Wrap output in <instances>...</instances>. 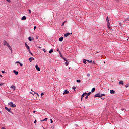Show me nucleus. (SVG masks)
<instances>
[{
    "instance_id": "f257e3e1",
    "label": "nucleus",
    "mask_w": 129,
    "mask_h": 129,
    "mask_svg": "<svg viewBox=\"0 0 129 129\" xmlns=\"http://www.w3.org/2000/svg\"><path fill=\"white\" fill-rule=\"evenodd\" d=\"M3 45L5 46H6V47H7L8 49L11 50V53H13V49H12V47H11V46H10L9 43H8L6 40H4L3 41Z\"/></svg>"
},
{
    "instance_id": "f03ea898",
    "label": "nucleus",
    "mask_w": 129,
    "mask_h": 129,
    "mask_svg": "<svg viewBox=\"0 0 129 129\" xmlns=\"http://www.w3.org/2000/svg\"><path fill=\"white\" fill-rule=\"evenodd\" d=\"M102 96H105V94L98 93L95 95L94 97H102Z\"/></svg>"
},
{
    "instance_id": "7ed1b4c3",
    "label": "nucleus",
    "mask_w": 129,
    "mask_h": 129,
    "mask_svg": "<svg viewBox=\"0 0 129 129\" xmlns=\"http://www.w3.org/2000/svg\"><path fill=\"white\" fill-rule=\"evenodd\" d=\"M8 105H10L11 107H16L17 105L13 103V102H10L8 103Z\"/></svg>"
},
{
    "instance_id": "20e7f679",
    "label": "nucleus",
    "mask_w": 129,
    "mask_h": 129,
    "mask_svg": "<svg viewBox=\"0 0 129 129\" xmlns=\"http://www.w3.org/2000/svg\"><path fill=\"white\" fill-rule=\"evenodd\" d=\"M25 47H26V49L28 50L29 53H30V47H29V45L27 44V43H25Z\"/></svg>"
},
{
    "instance_id": "39448f33",
    "label": "nucleus",
    "mask_w": 129,
    "mask_h": 129,
    "mask_svg": "<svg viewBox=\"0 0 129 129\" xmlns=\"http://www.w3.org/2000/svg\"><path fill=\"white\" fill-rule=\"evenodd\" d=\"M35 68H36V70H37V71H41V69H40V67H39V66L36 64L35 66Z\"/></svg>"
},
{
    "instance_id": "423d86ee",
    "label": "nucleus",
    "mask_w": 129,
    "mask_h": 129,
    "mask_svg": "<svg viewBox=\"0 0 129 129\" xmlns=\"http://www.w3.org/2000/svg\"><path fill=\"white\" fill-rule=\"evenodd\" d=\"M10 88H11V89H13L14 91L16 90V86L14 85L11 86Z\"/></svg>"
},
{
    "instance_id": "0eeeda50",
    "label": "nucleus",
    "mask_w": 129,
    "mask_h": 129,
    "mask_svg": "<svg viewBox=\"0 0 129 129\" xmlns=\"http://www.w3.org/2000/svg\"><path fill=\"white\" fill-rule=\"evenodd\" d=\"M69 35H72V33H67L66 34H64V37H68L69 36Z\"/></svg>"
},
{
    "instance_id": "6e6552de",
    "label": "nucleus",
    "mask_w": 129,
    "mask_h": 129,
    "mask_svg": "<svg viewBox=\"0 0 129 129\" xmlns=\"http://www.w3.org/2000/svg\"><path fill=\"white\" fill-rule=\"evenodd\" d=\"M35 60V58H33V57H30L29 58V61L32 63V61Z\"/></svg>"
},
{
    "instance_id": "1a4fd4ad",
    "label": "nucleus",
    "mask_w": 129,
    "mask_h": 129,
    "mask_svg": "<svg viewBox=\"0 0 129 129\" xmlns=\"http://www.w3.org/2000/svg\"><path fill=\"white\" fill-rule=\"evenodd\" d=\"M68 93H69V91H67V90H66L63 92V95L68 94Z\"/></svg>"
},
{
    "instance_id": "9d476101",
    "label": "nucleus",
    "mask_w": 129,
    "mask_h": 129,
    "mask_svg": "<svg viewBox=\"0 0 129 129\" xmlns=\"http://www.w3.org/2000/svg\"><path fill=\"white\" fill-rule=\"evenodd\" d=\"M110 92L111 94H114V93H115V91L113 90H111L110 91Z\"/></svg>"
},
{
    "instance_id": "9b49d317",
    "label": "nucleus",
    "mask_w": 129,
    "mask_h": 129,
    "mask_svg": "<svg viewBox=\"0 0 129 129\" xmlns=\"http://www.w3.org/2000/svg\"><path fill=\"white\" fill-rule=\"evenodd\" d=\"M5 109H6V110H7V111H8V112H11V109H9V108H8V107H5Z\"/></svg>"
},
{
    "instance_id": "f8f14e48",
    "label": "nucleus",
    "mask_w": 129,
    "mask_h": 129,
    "mask_svg": "<svg viewBox=\"0 0 129 129\" xmlns=\"http://www.w3.org/2000/svg\"><path fill=\"white\" fill-rule=\"evenodd\" d=\"M63 39H64V37H60V38H59V41L60 42H62Z\"/></svg>"
},
{
    "instance_id": "ddd939ff",
    "label": "nucleus",
    "mask_w": 129,
    "mask_h": 129,
    "mask_svg": "<svg viewBox=\"0 0 129 129\" xmlns=\"http://www.w3.org/2000/svg\"><path fill=\"white\" fill-rule=\"evenodd\" d=\"M28 40H29V41H30L31 42V41L34 40V38H32V37H29L28 38Z\"/></svg>"
},
{
    "instance_id": "4468645a",
    "label": "nucleus",
    "mask_w": 129,
    "mask_h": 129,
    "mask_svg": "<svg viewBox=\"0 0 129 129\" xmlns=\"http://www.w3.org/2000/svg\"><path fill=\"white\" fill-rule=\"evenodd\" d=\"M26 19H27V17H26V16H23L21 18V20L22 21H25V20H26Z\"/></svg>"
},
{
    "instance_id": "2eb2a0df",
    "label": "nucleus",
    "mask_w": 129,
    "mask_h": 129,
    "mask_svg": "<svg viewBox=\"0 0 129 129\" xmlns=\"http://www.w3.org/2000/svg\"><path fill=\"white\" fill-rule=\"evenodd\" d=\"M13 72H14V73H15V74L16 75H18V74H19V72L16 71L15 70H14V71H13Z\"/></svg>"
},
{
    "instance_id": "dca6fc26",
    "label": "nucleus",
    "mask_w": 129,
    "mask_h": 129,
    "mask_svg": "<svg viewBox=\"0 0 129 129\" xmlns=\"http://www.w3.org/2000/svg\"><path fill=\"white\" fill-rule=\"evenodd\" d=\"M86 95H87V93H83L82 95V98H84V96H86Z\"/></svg>"
},
{
    "instance_id": "f3484780",
    "label": "nucleus",
    "mask_w": 129,
    "mask_h": 129,
    "mask_svg": "<svg viewBox=\"0 0 129 129\" xmlns=\"http://www.w3.org/2000/svg\"><path fill=\"white\" fill-rule=\"evenodd\" d=\"M66 62H65V64L66 65V66H67L68 65H69V62L67 60H66Z\"/></svg>"
},
{
    "instance_id": "a211bd4d",
    "label": "nucleus",
    "mask_w": 129,
    "mask_h": 129,
    "mask_svg": "<svg viewBox=\"0 0 129 129\" xmlns=\"http://www.w3.org/2000/svg\"><path fill=\"white\" fill-rule=\"evenodd\" d=\"M110 25V23H109V22L108 23V24H107V27H108V29H110V26H109Z\"/></svg>"
},
{
    "instance_id": "6ab92c4d",
    "label": "nucleus",
    "mask_w": 129,
    "mask_h": 129,
    "mask_svg": "<svg viewBox=\"0 0 129 129\" xmlns=\"http://www.w3.org/2000/svg\"><path fill=\"white\" fill-rule=\"evenodd\" d=\"M94 91H95V88H93L92 89L91 92H94Z\"/></svg>"
},
{
    "instance_id": "aec40b11",
    "label": "nucleus",
    "mask_w": 129,
    "mask_h": 129,
    "mask_svg": "<svg viewBox=\"0 0 129 129\" xmlns=\"http://www.w3.org/2000/svg\"><path fill=\"white\" fill-rule=\"evenodd\" d=\"M106 20L107 23H109V20L108 19V17H107Z\"/></svg>"
},
{
    "instance_id": "412c9836",
    "label": "nucleus",
    "mask_w": 129,
    "mask_h": 129,
    "mask_svg": "<svg viewBox=\"0 0 129 129\" xmlns=\"http://www.w3.org/2000/svg\"><path fill=\"white\" fill-rule=\"evenodd\" d=\"M53 52H54V50H53V49H51L49 51V53L50 54H51V53H53Z\"/></svg>"
},
{
    "instance_id": "4be33fe9",
    "label": "nucleus",
    "mask_w": 129,
    "mask_h": 129,
    "mask_svg": "<svg viewBox=\"0 0 129 129\" xmlns=\"http://www.w3.org/2000/svg\"><path fill=\"white\" fill-rule=\"evenodd\" d=\"M119 84H122L123 85V81H121L119 82Z\"/></svg>"
},
{
    "instance_id": "5701e85b",
    "label": "nucleus",
    "mask_w": 129,
    "mask_h": 129,
    "mask_svg": "<svg viewBox=\"0 0 129 129\" xmlns=\"http://www.w3.org/2000/svg\"><path fill=\"white\" fill-rule=\"evenodd\" d=\"M87 62H88V63H92V60L89 61V60H86Z\"/></svg>"
},
{
    "instance_id": "b1692460",
    "label": "nucleus",
    "mask_w": 129,
    "mask_h": 129,
    "mask_svg": "<svg viewBox=\"0 0 129 129\" xmlns=\"http://www.w3.org/2000/svg\"><path fill=\"white\" fill-rule=\"evenodd\" d=\"M48 120V118H45L43 120V121H47Z\"/></svg>"
},
{
    "instance_id": "393cba45",
    "label": "nucleus",
    "mask_w": 129,
    "mask_h": 129,
    "mask_svg": "<svg viewBox=\"0 0 129 129\" xmlns=\"http://www.w3.org/2000/svg\"><path fill=\"white\" fill-rule=\"evenodd\" d=\"M76 82H78V83H80L81 81H80V80H77Z\"/></svg>"
},
{
    "instance_id": "a878e982",
    "label": "nucleus",
    "mask_w": 129,
    "mask_h": 129,
    "mask_svg": "<svg viewBox=\"0 0 129 129\" xmlns=\"http://www.w3.org/2000/svg\"><path fill=\"white\" fill-rule=\"evenodd\" d=\"M86 60H85V59H84V60H83V63H84V64H86Z\"/></svg>"
},
{
    "instance_id": "bb28decb",
    "label": "nucleus",
    "mask_w": 129,
    "mask_h": 129,
    "mask_svg": "<svg viewBox=\"0 0 129 129\" xmlns=\"http://www.w3.org/2000/svg\"><path fill=\"white\" fill-rule=\"evenodd\" d=\"M57 51L58 52L59 54H60V53H61V52H60V50H59V48L57 49Z\"/></svg>"
},
{
    "instance_id": "cd10ccee",
    "label": "nucleus",
    "mask_w": 129,
    "mask_h": 129,
    "mask_svg": "<svg viewBox=\"0 0 129 129\" xmlns=\"http://www.w3.org/2000/svg\"><path fill=\"white\" fill-rule=\"evenodd\" d=\"M59 55L61 58H63V55H62V53H61V52L59 53Z\"/></svg>"
},
{
    "instance_id": "c85d7f7f",
    "label": "nucleus",
    "mask_w": 129,
    "mask_h": 129,
    "mask_svg": "<svg viewBox=\"0 0 129 129\" xmlns=\"http://www.w3.org/2000/svg\"><path fill=\"white\" fill-rule=\"evenodd\" d=\"M42 51H43V52H44V53H46V49H45V48H43V49H42Z\"/></svg>"
},
{
    "instance_id": "c756f323",
    "label": "nucleus",
    "mask_w": 129,
    "mask_h": 129,
    "mask_svg": "<svg viewBox=\"0 0 129 129\" xmlns=\"http://www.w3.org/2000/svg\"><path fill=\"white\" fill-rule=\"evenodd\" d=\"M65 23H66V21H64L63 23H62V26H64V25H65Z\"/></svg>"
},
{
    "instance_id": "7c9ffc66",
    "label": "nucleus",
    "mask_w": 129,
    "mask_h": 129,
    "mask_svg": "<svg viewBox=\"0 0 129 129\" xmlns=\"http://www.w3.org/2000/svg\"><path fill=\"white\" fill-rule=\"evenodd\" d=\"M90 94H91V92H89L88 94H87V95H88V96H89V95H90Z\"/></svg>"
},
{
    "instance_id": "2f4dec72",
    "label": "nucleus",
    "mask_w": 129,
    "mask_h": 129,
    "mask_svg": "<svg viewBox=\"0 0 129 129\" xmlns=\"http://www.w3.org/2000/svg\"><path fill=\"white\" fill-rule=\"evenodd\" d=\"M87 76H88V77H89L90 76V74H87Z\"/></svg>"
},
{
    "instance_id": "473e14b6",
    "label": "nucleus",
    "mask_w": 129,
    "mask_h": 129,
    "mask_svg": "<svg viewBox=\"0 0 129 129\" xmlns=\"http://www.w3.org/2000/svg\"><path fill=\"white\" fill-rule=\"evenodd\" d=\"M50 123H53V120L52 119H50Z\"/></svg>"
},
{
    "instance_id": "72a5a7b5",
    "label": "nucleus",
    "mask_w": 129,
    "mask_h": 129,
    "mask_svg": "<svg viewBox=\"0 0 129 129\" xmlns=\"http://www.w3.org/2000/svg\"><path fill=\"white\" fill-rule=\"evenodd\" d=\"M19 65H20V66H23V64L22 63H21V62L20 63H19Z\"/></svg>"
},
{
    "instance_id": "f704fd0d",
    "label": "nucleus",
    "mask_w": 129,
    "mask_h": 129,
    "mask_svg": "<svg viewBox=\"0 0 129 129\" xmlns=\"http://www.w3.org/2000/svg\"><path fill=\"white\" fill-rule=\"evenodd\" d=\"M7 2H8V3H11V0H6Z\"/></svg>"
},
{
    "instance_id": "c9c22d12",
    "label": "nucleus",
    "mask_w": 129,
    "mask_h": 129,
    "mask_svg": "<svg viewBox=\"0 0 129 129\" xmlns=\"http://www.w3.org/2000/svg\"><path fill=\"white\" fill-rule=\"evenodd\" d=\"M28 11H29V14H31V10L29 9Z\"/></svg>"
},
{
    "instance_id": "e433bc0d",
    "label": "nucleus",
    "mask_w": 129,
    "mask_h": 129,
    "mask_svg": "<svg viewBox=\"0 0 129 129\" xmlns=\"http://www.w3.org/2000/svg\"><path fill=\"white\" fill-rule=\"evenodd\" d=\"M36 29H37V27L36 26H34V30H36Z\"/></svg>"
},
{
    "instance_id": "4c0bfd02",
    "label": "nucleus",
    "mask_w": 129,
    "mask_h": 129,
    "mask_svg": "<svg viewBox=\"0 0 129 129\" xmlns=\"http://www.w3.org/2000/svg\"><path fill=\"white\" fill-rule=\"evenodd\" d=\"M2 85H4V83H0V86H2Z\"/></svg>"
},
{
    "instance_id": "58836bf2",
    "label": "nucleus",
    "mask_w": 129,
    "mask_h": 129,
    "mask_svg": "<svg viewBox=\"0 0 129 129\" xmlns=\"http://www.w3.org/2000/svg\"><path fill=\"white\" fill-rule=\"evenodd\" d=\"M88 98V96L87 95L86 97H85V99H87Z\"/></svg>"
},
{
    "instance_id": "ea45409f",
    "label": "nucleus",
    "mask_w": 129,
    "mask_h": 129,
    "mask_svg": "<svg viewBox=\"0 0 129 129\" xmlns=\"http://www.w3.org/2000/svg\"><path fill=\"white\" fill-rule=\"evenodd\" d=\"M30 52H29V53H30V55H33V53L32 52H31V50H30Z\"/></svg>"
},
{
    "instance_id": "a19ab883",
    "label": "nucleus",
    "mask_w": 129,
    "mask_h": 129,
    "mask_svg": "<svg viewBox=\"0 0 129 129\" xmlns=\"http://www.w3.org/2000/svg\"><path fill=\"white\" fill-rule=\"evenodd\" d=\"M62 58H63V59L64 61H67V60H66V59H65V58L62 57Z\"/></svg>"
},
{
    "instance_id": "79ce46f5",
    "label": "nucleus",
    "mask_w": 129,
    "mask_h": 129,
    "mask_svg": "<svg viewBox=\"0 0 129 129\" xmlns=\"http://www.w3.org/2000/svg\"><path fill=\"white\" fill-rule=\"evenodd\" d=\"M2 73H6V72H5V71H2Z\"/></svg>"
},
{
    "instance_id": "37998d69",
    "label": "nucleus",
    "mask_w": 129,
    "mask_h": 129,
    "mask_svg": "<svg viewBox=\"0 0 129 129\" xmlns=\"http://www.w3.org/2000/svg\"><path fill=\"white\" fill-rule=\"evenodd\" d=\"M43 95H44V93H42L41 94V96H43Z\"/></svg>"
},
{
    "instance_id": "c03bdc74",
    "label": "nucleus",
    "mask_w": 129,
    "mask_h": 129,
    "mask_svg": "<svg viewBox=\"0 0 129 129\" xmlns=\"http://www.w3.org/2000/svg\"><path fill=\"white\" fill-rule=\"evenodd\" d=\"M20 62H19V61H17V62H16V63H17V64H20Z\"/></svg>"
},
{
    "instance_id": "a18cd8bd",
    "label": "nucleus",
    "mask_w": 129,
    "mask_h": 129,
    "mask_svg": "<svg viewBox=\"0 0 129 129\" xmlns=\"http://www.w3.org/2000/svg\"><path fill=\"white\" fill-rule=\"evenodd\" d=\"M125 87H126V88H127V87H128V85H125Z\"/></svg>"
},
{
    "instance_id": "49530a36",
    "label": "nucleus",
    "mask_w": 129,
    "mask_h": 129,
    "mask_svg": "<svg viewBox=\"0 0 129 129\" xmlns=\"http://www.w3.org/2000/svg\"><path fill=\"white\" fill-rule=\"evenodd\" d=\"M75 89H76L75 87H73V89H74V90H75Z\"/></svg>"
},
{
    "instance_id": "de8ad7c7",
    "label": "nucleus",
    "mask_w": 129,
    "mask_h": 129,
    "mask_svg": "<svg viewBox=\"0 0 129 129\" xmlns=\"http://www.w3.org/2000/svg\"><path fill=\"white\" fill-rule=\"evenodd\" d=\"M36 122H37V120H35L34 123H36Z\"/></svg>"
},
{
    "instance_id": "09e8293b",
    "label": "nucleus",
    "mask_w": 129,
    "mask_h": 129,
    "mask_svg": "<svg viewBox=\"0 0 129 129\" xmlns=\"http://www.w3.org/2000/svg\"><path fill=\"white\" fill-rule=\"evenodd\" d=\"M38 48L39 49H42V47H40V46H38Z\"/></svg>"
},
{
    "instance_id": "8fccbe9b",
    "label": "nucleus",
    "mask_w": 129,
    "mask_h": 129,
    "mask_svg": "<svg viewBox=\"0 0 129 129\" xmlns=\"http://www.w3.org/2000/svg\"><path fill=\"white\" fill-rule=\"evenodd\" d=\"M34 94H37L38 95H39V94H38V93H36V92H35Z\"/></svg>"
},
{
    "instance_id": "3c124183",
    "label": "nucleus",
    "mask_w": 129,
    "mask_h": 129,
    "mask_svg": "<svg viewBox=\"0 0 129 129\" xmlns=\"http://www.w3.org/2000/svg\"><path fill=\"white\" fill-rule=\"evenodd\" d=\"M83 98H82V96L81 97V101H82Z\"/></svg>"
},
{
    "instance_id": "603ef678",
    "label": "nucleus",
    "mask_w": 129,
    "mask_h": 129,
    "mask_svg": "<svg viewBox=\"0 0 129 129\" xmlns=\"http://www.w3.org/2000/svg\"><path fill=\"white\" fill-rule=\"evenodd\" d=\"M2 129H6V128H5V127H2Z\"/></svg>"
},
{
    "instance_id": "864d4df0",
    "label": "nucleus",
    "mask_w": 129,
    "mask_h": 129,
    "mask_svg": "<svg viewBox=\"0 0 129 129\" xmlns=\"http://www.w3.org/2000/svg\"><path fill=\"white\" fill-rule=\"evenodd\" d=\"M36 112V111H33V113H35Z\"/></svg>"
},
{
    "instance_id": "5fc2aeb1",
    "label": "nucleus",
    "mask_w": 129,
    "mask_h": 129,
    "mask_svg": "<svg viewBox=\"0 0 129 129\" xmlns=\"http://www.w3.org/2000/svg\"><path fill=\"white\" fill-rule=\"evenodd\" d=\"M1 77H2V75H0Z\"/></svg>"
},
{
    "instance_id": "6e6d98bb",
    "label": "nucleus",
    "mask_w": 129,
    "mask_h": 129,
    "mask_svg": "<svg viewBox=\"0 0 129 129\" xmlns=\"http://www.w3.org/2000/svg\"><path fill=\"white\" fill-rule=\"evenodd\" d=\"M55 71H57V70L55 69Z\"/></svg>"
},
{
    "instance_id": "4d7b16f0",
    "label": "nucleus",
    "mask_w": 129,
    "mask_h": 129,
    "mask_svg": "<svg viewBox=\"0 0 129 129\" xmlns=\"http://www.w3.org/2000/svg\"><path fill=\"white\" fill-rule=\"evenodd\" d=\"M31 91H32V92H33V90L31 89Z\"/></svg>"
},
{
    "instance_id": "13d9d810",
    "label": "nucleus",
    "mask_w": 129,
    "mask_h": 129,
    "mask_svg": "<svg viewBox=\"0 0 129 129\" xmlns=\"http://www.w3.org/2000/svg\"><path fill=\"white\" fill-rule=\"evenodd\" d=\"M0 113H2V111H0Z\"/></svg>"
},
{
    "instance_id": "bf43d9fd",
    "label": "nucleus",
    "mask_w": 129,
    "mask_h": 129,
    "mask_svg": "<svg viewBox=\"0 0 129 129\" xmlns=\"http://www.w3.org/2000/svg\"><path fill=\"white\" fill-rule=\"evenodd\" d=\"M30 93L32 94V92H30Z\"/></svg>"
},
{
    "instance_id": "052dcab7",
    "label": "nucleus",
    "mask_w": 129,
    "mask_h": 129,
    "mask_svg": "<svg viewBox=\"0 0 129 129\" xmlns=\"http://www.w3.org/2000/svg\"><path fill=\"white\" fill-rule=\"evenodd\" d=\"M127 20H129V18H128V19H127Z\"/></svg>"
}]
</instances>
